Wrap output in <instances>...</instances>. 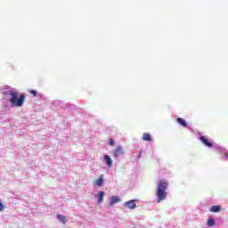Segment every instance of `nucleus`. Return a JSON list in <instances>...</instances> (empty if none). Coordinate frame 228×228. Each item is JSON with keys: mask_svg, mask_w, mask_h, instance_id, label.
Here are the masks:
<instances>
[{"mask_svg": "<svg viewBox=\"0 0 228 228\" xmlns=\"http://www.w3.org/2000/svg\"><path fill=\"white\" fill-rule=\"evenodd\" d=\"M176 122H178L180 124V126H182L183 127H188V123L186 122V120H184L182 118H178L176 119Z\"/></svg>", "mask_w": 228, "mask_h": 228, "instance_id": "9d476101", "label": "nucleus"}, {"mask_svg": "<svg viewBox=\"0 0 228 228\" xmlns=\"http://www.w3.org/2000/svg\"><path fill=\"white\" fill-rule=\"evenodd\" d=\"M199 139L206 147H208V149H215V151H216L218 152V154H223V158H222L223 160L227 159V161H228L227 149L222 147L219 144H216V143L209 142V140H208V138H206V136H204V135H200Z\"/></svg>", "mask_w": 228, "mask_h": 228, "instance_id": "f257e3e1", "label": "nucleus"}, {"mask_svg": "<svg viewBox=\"0 0 228 228\" xmlns=\"http://www.w3.org/2000/svg\"><path fill=\"white\" fill-rule=\"evenodd\" d=\"M209 211L211 213H220V211H222V207H220V205L212 206Z\"/></svg>", "mask_w": 228, "mask_h": 228, "instance_id": "6e6552de", "label": "nucleus"}, {"mask_svg": "<svg viewBox=\"0 0 228 228\" xmlns=\"http://www.w3.org/2000/svg\"><path fill=\"white\" fill-rule=\"evenodd\" d=\"M104 191H101L98 192V204H102L103 200H104Z\"/></svg>", "mask_w": 228, "mask_h": 228, "instance_id": "1a4fd4ad", "label": "nucleus"}, {"mask_svg": "<svg viewBox=\"0 0 228 228\" xmlns=\"http://www.w3.org/2000/svg\"><path fill=\"white\" fill-rule=\"evenodd\" d=\"M57 219L61 224H67V217L65 216H63V215L57 214Z\"/></svg>", "mask_w": 228, "mask_h": 228, "instance_id": "f8f14e48", "label": "nucleus"}, {"mask_svg": "<svg viewBox=\"0 0 228 228\" xmlns=\"http://www.w3.org/2000/svg\"><path fill=\"white\" fill-rule=\"evenodd\" d=\"M4 209V204H3V201L0 200V211H3Z\"/></svg>", "mask_w": 228, "mask_h": 228, "instance_id": "6ab92c4d", "label": "nucleus"}, {"mask_svg": "<svg viewBox=\"0 0 228 228\" xmlns=\"http://www.w3.org/2000/svg\"><path fill=\"white\" fill-rule=\"evenodd\" d=\"M216 224V222L213 219V217H209L207 221V225L208 227H215V225Z\"/></svg>", "mask_w": 228, "mask_h": 228, "instance_id": "ddd939ff", "label": "nucleus"}, {"mask_svg": "<svg viewBox=\"0 0 228 228\" xmlns=\"http://www.w3.org/2000/svg\"><path fill=\"white\" fill-rule=\"evenodd\" d=\"M25 99L26 95H24V94H20V96L18 92L12 94V97L9 99L10 107L21 108V106H24Z\"/></svg>", "mask_w": 228, "mask_h": 228, "instance_id": "7ed1b4c3", "label": "nucleus"}, {"mask_svg": "<svg viewBox=\"0 0 228 228\" xmlns=\"http://www.w3.org/2000/svg\"><path fill=\"white\" fill-rule=\"evenodd\" d=\"M140 158H142V151L139 152V154L137 156V159H140Z\"/></svg>", "mask_w": 228, "mask_h": 228, "instance_id": "aec40b11", "label": "nucleus"}, {"mask_svg": "<svg viewBox=\"0 0 228 228\" xmlns=\"http://www.w3.org/2000/svg\"><path fill=\"white\" fill-rule=\"evenodd\" d=\"M120 200L118 196H112L110 197V206H113L114 204H117V202H118Z\"/></svg>", "mask_w": 228, "mask_h": 228, "instance_id": "2eb2a0df", "label": "nucleus"}, {"mask_svg": "<svg viewBox=\"0 0 228 228\" xmlns=\"http://www.w3.org/2000/svg\"><path fill=\"white\" fill-rule=\"evenodd\" d=\"M95 184L96 186H102V184H104V179L100 177L98 180H96Z\"/></svg>", "mask_w": 228, "mask_h": 228, "instance_id": "f3484780", "label": "nucleus"}, {"mask_svg": "<svg viewBox=\"0 0 228 228\" xmlns=\"http://www.w3.org/2000/svg\"><path fill=\"white\" fill-rule=\"evenodd\" d=\"M142 140H144V142H152V137L151 136V134L144 133Z\"/></svg>", "mask_w": 228, "mask_h": 228, "instance_id": "dca6fc26", "label": "nucleus"}, {"mask_svg": "<svg viewBox=\"0 0 228 228\" xmlns=\"http://www.w3.org/2000/svg\"><path fill=\"white\" fill-rule=\"evenodd\" d=\"M15 91L12 90H7V91H4V105L6 106V102H10V99H12L13 97V94H15Z\"/></svg>", "mask_w": 228, "mask_h": 228, "instance_id": "20e7f679", "label": "nucleus"}, {"mask_svg": "<svg viewBox=\"0 0 228 228\" xmlns=\"http://www.w3.org/2000/svg\"><path fill=\"white\" fill-rule=\"evenodd\" d=\"M167 190H168L167 182L165 180H160L158 183L157 192H156L157 204H159V202H161V201L165 200V199H167Z\"/></svg>", "mask_w": 228, "mask_h": 228, "instance_id": "f03ea898", "label": "nucleus"}, {"mask_svg": "<svg viewBox=\"0 0 228 228\" xmlns=\"http://www.w3.org/2000/svg\"><path fill=\"white\" fill-rule=\"evenodd\" d=\"M109 145H110V147L115 146V140H113V138L109 139Z\"/></svg>", "mask_w": 228, "mask_h": 228, "instance_id": "a211bd4d", "label": "nucleus"}, {"mask_svg": "<svg viewBox=\"0 0 228 228\" xmlns=\"http://www.w3.org/2000/svg\"><path fill=\"white\" fill-rule=\"evenodd\" d=\"M103 159L109 168H111V167H113V160L111 159V157H110V155H105L103 157Z\"/></svg>", "mask_w": 228, "mask_h": 228, "instance_id": "0eeeda50", "label": "nucleus"}, {"mask_svg": "<svg viewBox=\"0 0 228 228\" xmlns=\"http://www.w3.org/2000/svg\"><path fill=\"white\" fill-rule=\"evenodd\" d=\"M122 154H124V148H122V146H118L114 151V158H119Z\"/></svg>", "mask_w": 228, "mask_h": 228, "instance_id": "423d86ee", "label": "nucleus"}, {"mask_svg": "<svg viewBox=\"0 0 228 228\" xmlns=\"http://www.w3.org/2000/svg\"><path fill=\"white\" fill-rule=\"evenodd\" d=\"M53 106H57V108H63V102L60 100H54L52 102Z\"/></svg>", "mask_w": 228, "mask_h": 228, "instance_id": "9b49d317", "label": "nucleus"}, {"mask_svg": "<svg viewBox=\"0 0 228 228\" xmlns=\"http://www.w3.org/2000/svg\"><path fill=\"white\" fill-rule=\"evenodd\" d=\"M29 93L32 95H34V97H39V99H44V94H38V92H37V90H31Z\"/></svg>", "mask_w": 228, "mask_h": 228, "instance_id": "4468645a", "label": "nucleus"}, {"mask_svg": "<svg viewBox=\"0 0 228 228\" xmlns=\"http://www.w3.org/2000/svg\"><path fill=\"white\" fill-rule=\"evenodd\" d=\"M135 202H138V200H131L126 201L124 203V208H127V209H136Z\"/></svg>", "mask_w": 228, "mask_h": 228, "instance_id": "39448f33", "label": "nucleus"}]
</instances>
